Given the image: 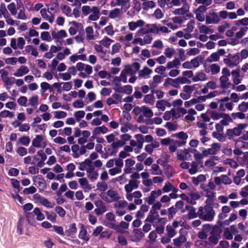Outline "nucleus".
<instances>
[{
  "label": "nucleus",
  "mask_w": 248,
  "mask_h": 248,
  "mask_svg": "<svg viewBox=\"0 0 248 248\" xmlns=\"http://www.w3.org/2000/svg\"><path fill=\"white\" fill-rule=\"evenodd\" d=\"M198 214L201 218L206 221L212 220L215 215L213 208L209 205H206L204 208L200 207Z\"/></svg>",
  "instance_id": "f257e3e1"
},
{
  "label": "nucleus",
  "mask_w": 248,
  "mask_h": 248,
  "mask_svg": "<svg viewBox=\"0 0 248 248\" xmlns=\"http://www.w3.org/2000/svg\"><path fill=\"white\" fill-rule=\"evenodd\" d=\"M100 196L102 200L107 203H111L120 198L118 193L113 190H109L106 192L102 193Z\"/></svg>",
  "instance_id": "f03ea898"
},
{
  "label": "nucleus",
  "mask_w": 248,
  "mask_h": 248,
  "mask_svg": "<svg viewBox=\"0 0 248 248\" xmlns=\"http://www.w3.org/2000/svg\"><path fill=\"white\" fill-rule=\"evenodd\" d=\"M240 61V57L237 54L229 55L228 58L224 59V62L230 67H233L236 66L239 63Z\"/></svg>",
  "instance_id": "7ed1b4c3"
},
{
  "label": "nucleus",
  "mask_w": 248,
  "mask_h": 248,
  "mask_svg": "<svg viewBox=\"0 0 248 248\" xmlns=\"http://www.w3.org/2000/svg\"><path fill=\"white\" fill-rule=\"evenodd\" d=\"M147 29H141L139 30L137 32V34H140L150 32L155 34L159 33V25L156 24H147L146 25Z\"/></svg>",
  "instance_id": "20e7f679"
},
{
  "label": "nucleus",
  "mask_w": 248,
  "mask_h": 248,
  "mask_svg": "<svg viewBox=\"0 0 248 248\" xmlns=\"http://www.w3.org/2000/svg\"><path fill=\"white\" fill-rule=\"evenodd\" d=\"M220 21L218 14L213 11L209 12L206 16L205 21L206 24H217Z\"/></svg>",
  "instance_id": "39448f33"
},
{
  "label": "nucleus",
  "mask_w": 248,
  "mask_h": 248,
  "mask_svg": "<svg viewBox=\"0 0 248 248\" xmlns=\"http://www.w3.org/2000/svg\"><path fill=\"white\" fill-rule=\"evenodd\" d=\"M33 146L37 148H44L46 146V142L42 135H37L32 141Z\"/></svg>",
  "instance_id": "423d86ee"
},
{
  "label": "nucleus",
  "mask_w": 248,
  "mask_h": 248,
  "mask_svg": "<svg viewBox=\"0 0 248 248\" xmlns=\"http://www.w3.org/2000/svg\"><path fill=\"white\" fill-rule=\"evenodd\" d=\"M94 204L97 207L94 211L96 215L98 216L101 215L107 211L106 204L102 201H96L94 202Z\"/></svg>",
  "instance_id": "0eeeda50"
},
{
  "label": "nucleus",
  "mask_w": 248,
  "mask_h": 248,
  "mask_svg": "<svg viewBox=\"0 0 248 248\" xmlns=\"http://www.w3.org/2000/svg\"><path fill=\"white\" fill-rule=\"evenodd\" d=\"M33 198L35 201L42 205L48 208H53L54 206V204L49 202L46 199L41 197L39 194H35L33 196Z\"/></svg>",
  "instance_id": "6e6552de"
},
{
  "label": "nucleus",
  "mask_w": 248,
  "mask_h": 248,
  "mask_svg": "<svg viewBox=\"0 0 248 248\" xmlns=\"http://www.w3.org/2000/svg\"><path fill=\"white\" fill-rule=\"evenodd\" d=\"M162 195V191L160 189L153 190L151 192L150 196L145 199V201L149 204H152L155 200Z\"/></svg>",
  "instance_id": "1a4fd4ad"
},
{
  "label": "nucleus",
  "mask_w": 248,
  "mask_h": 248,
  "mask_svg": "<svg viewBox=\"0 0 248 248\" xmlns=\"http://www.w3.org/2000/svg\"><path fill=\"white\" fill-rule=\"evenodd\" d=\"M206 10V8L204 6H201L194 11L196 19L200 21L203 22L205 20L204 13Z\"/></svg>",
  "instance_id": "9d476101"
},
{
  "label": "nucleus",
  "mask_w": 248,
  "mask_h": 248,
  "mask_svg": "<svg viewBox=\"0 0 248 248\" xmlns=\"http://www.w3.org/2000/svg\"><path fill=\"white\" fill-rule=\"evenodd\" d=\"M204 68L206 73H211L212 75L217 74L220 71V67L217 64H205Z\"/></svg>",
  "instance_id": "9b49d317"
},
{
  "label": "nucleus",
  "mask_w": 248,
  "mask_h": 248,
  "mask_svg": "<svg viewBox=\"0 0 248 248\" xmlns=\"http://www.w3.org/2000/svg\"><path fill=\"white\" fill-rule=\"evenodd\" d=\"M220 146L218 143H213L211 148L203 149L202 153L204 156L215 155L219 150Z\"/></svg>",
  "instance_id": "f8f14e48"
},
{
  "label": "nucleus",
  "mask_w": 248,
  "mask_h": 248,
  "mask_svg": "<svg viewBox=\"0 0 248 248\" xmlns=\"http://www.w3.org/2000/svg\"><path fill=\"white\" fill-rule=\"evenodd\" d=\"M133 40V34L131 32H128L124 36H122L120 41L126 46L129 47L132 44Z\"/></svg>",
  "instance_id": "ddd939ff"
},
{
  "label": "nucleus",
  "mask_w": 248,
  "mask_h": 248,
  "mask_svg": "<svg viewBox=\"0 0 248 248\" xmlns=\"http://www.w3.org/2000/svg\"><path fill=\"white\" fill-rule=\"evenodd\" d=\"M176 154L177 159L180 160H189L191 157L189 150L186 148L178 150Z\"/></svg>",
  "instance_id": "4468645a"
},
{
  "label": "nucleus",
  "mask_w": 248,
  "mask_h": 248,
  "mask_svg": "<svg viewBox=\"0 0 248 248\" xmlns=\"http://www.w3.org/2000/svg\"><path fill=\"white\" fill-rule=\"evenodd\" d=\"M52 39L58 42L60 39L66 38L67 36V33L64 30H61L58 31H51Z\"/></svg>",
  "instance_id": "2eb2a0df"
},
{
  "label": "nucleus",
  "mask_w": 248,
  "mask_h": 248,
  "mask_svg": "<svg viewBox=\"0 0 248 248\" xmlns=\"http://www.w3.org/2000/svg\"><path fill=\"white\" fill-rule=\"evenodd\" d=\"M29 71V68L27 66L22 65L16 69L13 75L16 77H22L27 74Z\"/></svg>",
  "instance_id": "dca6fc26"
},
{
  "label": "nucleus",
  "mask_w": 248,
  "mask_h": 248,
  "mask_svg": "<svg viewBox=\"0 0 248 248\" xmlns=\"http://www.w3.org/2000/svg\"><path fill=\"white\" fill-rule=\"evenodd\" d=\"M140 181L136 180H130L128 183L125 185L124 189L126 192H131L137 189L139 187Z\"/></svg>",
  "instance_id": "f3484780"
},
{
  "label": "nucleus",
  "mask_w": 248,
  "mask_h": 248,
  "mask_svg": "<svg viewBox=\"0 0 248 248\" xmlns=\"http://www.w3.org/2000/svg\"><path fill=\"white\" fill-rule=\"evenodd\" d=\"M145 23L142 20H138L136 22L131 21L128 23V27L129 30L134 31L137 28H140V30L142 29V27L144 26Z\"/></svg>",
  "instance_id": "a211bd4d"
},
{
  "label": "nucleus",
  "mask_w": 248,
  "mask_h": 248,
  "mask_svg": "<svg viewBox=\"0 0 248 248\" xmlns=\"http://www.w3.org/2000/svg\"><path fill=\"white\" fill-rule=\"evenodd\" d=\"M91 13L88 17V19L92 21H96L100 16V9L97 6L92 7Z\"/></svg>",
  "instance_id": "6ab92c4d"
},
{
  "label": "nucleus",
  "mask_w": 248,
  "mask_h": 248,
  "mask_svg": "<svg viewBox=\"0 0 248 248\" xmlns=\"http://www.w3.org/2000/svg\"><path fill=\"white\" fill-rule=\"evenodd\" d=\"M123 14L122 9L115 8L109 11L108 17L112 19L119 18Z\"/></svg>",
  "instance_id": "aec40b11"
},
{
  "label": "nucleus",
  "mask_w": 248,
  "mask_h": 248,
  "mask_svg": "<svg viewBox=\"0 0 248 248\" xmlns=\"http://www.w3.org/2000/svg\"><path fill=\"white\" fill-rule=\"evenodd\" d=\"M32 180L33 184L39 188L44 189L46 187V181L43 178L38 176H34L33 177Z\"/></svg>",
  "instance_id": "412c9836"
},
{
  "label": "nucleus",
  "mask_w": 248,
  "mask_h": 248,
  "mask_svg": "<svg viewBox=\"0 0 248 248\" xmlns=\"http://www.w3.org/2000/svg\"><path fill=\"white\" fill-rule=\"evenodd\" d=\"M220 86L223 89H228L233 85L230 82L229 78L226 76H222L219 78Z\"/></svg>",
  "instance_id": "4be33fe9"
},
{
  "label": "nucleus",
  "mask_w": 248,
  "mask_h": 248,
  "mask_svg": "<svg viewBox=\"0 0 248 248\" xmlns=\"http://www.w3.org/2000/svg\"><path fill=\"white\" fill-rule=\"evenodd\" d=\"M170 108L171 107V104L167 100L162 99L157 101L156 107L158 110L164 111L166 107Z\"/></svg>",
  "instance_id": "5701e85b"
},
{
  "label": "nucleus",
  "mask_w": 248,
  "mask_h": 248,
  "mask_svg": "<svg viewBox=\"0 0 248 248\" xmlns=\"http://www.w3.org/2000/svg\"><path fill=\"white\" fill-rule=\"evenodd\" d=\"M37 158L39 161L38 162H36V164L39 167H42L43 163L46 158V154L43 151H39L36 155L34 156V159L35 160Z\"/></svg>",
  "instance_id": "b1692460"
},
{
  "label": "nucleus",
  "mask_w": 248,
  "mask_h": 248,
  "mask_svg": "<svg viewBox=\"0 0 248 248\" xmlns=\"http://www.w3.org/2000/svg\"><path fill=\"white\" fill-rule=\"evenodd\" d=\"M87 177L92 181L96 180L98 176L97 171L95 170L93 167L87 169Z\"/></svg>",
  "instance_id": "393cba45"
},
{
  "label": "nucleus",
  "mask_w": 248,
  "mask_h": 248,
  "mask_svg": "<svg viewBox=\"0 0 248 248\" xmlns=\"http://www.w3.org/2000/svg\"><path fill=\"white\" fill-rule=\"evenodd\" d=\"M78 182L84 192H87L91 189V187L86 178H79L78 180Z\"/></svg>",
  "instance_id": "a878e982"
},
{
  "label": "nucleus",
  "mask_w": 248,
  "mask_h": 248,
  "mask_svg": "<svg viewBox=\"0 0 248 248\" xmlns=\"http://www.w3.org/2000/svg\"><path fill=\"white\" fill-rule=\"evenodd\" d=\"M237 160L242 166L248 169V152H244L242 156L238 157Z\"/></svg>",
  "instance_id": "bb28decb"
},
{
  "label": "nucleus",
  "mask_w": 248,
  "mask_h": 248,
  "mask_svg": "<svg viewBox=\"0 0 248 248\" xmlns=\"http://www.w3.org/2000/svg\"><path fill=\"white\" fill-rule=\"evenodd\" d=\"M115 222L116 221H105L103 222V224L107 227L114 229L117 232L123 233L124 231L120 229L119 226L116 225Z\"/></svg>",
  "instance_id": "cd10ccee"
},
{
  "label": "nucleus",
  "mask_w": 248,
  "mask_h": 248,
  "mask_svg": "<svg viewBox=\"0 0 248 248\" xmlns=\"http://www.w3.org/2000/svg\"><path fill=\"white\" fill-rule=\"evenodd\" d=\"M69 59L72 63H75L78 60L83 61H86L87 60V57L86 55L84 54H74L69 57Z\"/></svg>",
  "instance_id": "c85d7f7f"
},
{
  "label": "nucleus",
  "mask_w": 248,
  "mask_h": 248,
  "mask_svg": "<svg viewBox=\"0 0 248 248\" xmlns=\"http://www.w3.org/2000/svg\"><path fill=\"white\" fill-rule=\"evenodd\" d=\"M77 231V229L75 223L70 224L66 229L65 233L66 235L73 237L74 236Z\"/></svg>",
  "instance_id": "c756f323"
},
{
  "label": "nucleus",
  "mask_w": 248,
  "mask_h": 248,
  "mask_svg": "<svg viewBox=\"0 0 248 248\" xmlns=\"http://www.w3.org/2000/svg\"><path fill=\"white\" fill-rule=\"evenodd\" d=\"M206 74L203 72L200 71L196 73L193 77L192 80L194 82L203 81L207 79Z\"/></svg>",
  "instance_id": "7c9ffc66"
},
{
  "label": "nucleus",
  "mask_w": 248,
  "mask_h": 248,
  "mask_svg": "<svg viewBox=\"0 0 248 248\" xmlns=\"http://www.w3.org/2000/svg\"><path fill=\"white\" fill-rule=\"evenodd\" d=\"M231 74L232 77L233 83L236 85L239 84L242 80L241 78H240L239 70L235 69L232 70V71Z\"/></svg>",
  "instance_id": "2f4dec72"
},
{
  "label": "nucleus",
  "mask_w": 248,
  "mask_h": 248,
  "mask_svg": "<svg viewBox=\"0 0 248 248\" xmlns=\"http://www.w3.org/2000/svg\"><path fill=\"white\" fill-rule=\"evenodd\" d=\"M47 12L48 9H42L40 10V14L42 17L45 20L48 21L50 23H52L54 21V16L53 14H50V16H48Z\"/></svg>",
  "instance_id": "473e14b6"
},
{
  "label": "nucleus",
  "mask_w": 248,
  "mask_h": 248,
  "mask_svg": "<svg viewBox=\"0 0 248 248\" xmlns=\"http://www.w3.org/2000/svg\"><path fill=\"white\" fill-rule=\"evenodd\" d=\"M78 237L85 241H88L89 240V236L87 235L86 229L83 225H82L80 227Z\"/></svg>",
  "instance_id": "72a5a7b5"
},
{
  "label": "nucleus",
  "mask_w": 248,
  "mask_h": 248,
  "mask_svg": "<svg viewBox=\"0 0 248 248\" xmlns=\"http://www.w3.org/2000/svg\"><path fill=\"white\" fill-rule=\"evenodd\" d=\"M189 9V5L187 3H184L181 8L175 9L173 13L176 15H184L188 11Z\"/></svg>",
  "instance_id": "f704fd0d"
},
{
  "label": "nucleus",
  "mask_w": 248,
  "mask_h": 248,
  "mask_svg": "<svg viewBox=\"0 0 248 248\" xmlns=\"http://www.w3.org/2000/svg\"><path fill=\"white\" fill-rule=\"evenodd\" d=\"M39 97L38 95L34 94L31 95L29 99V105L34 108H36L39 105Z\"/></svg>",
  "instance_id": "c9c22d12"
},
{
  "label": "nucleus",
  "mask_w": 248,
  "mask_h": 248,
  "mask_svg": "<svg viewBox=\"0 0 248 248\" xmlns=\"http://www.w3.org/2000/svg\"><path fill=\"white\" fill-rule=\"evenodd\" d=\"M161 79L162 78L160 76H155L153 78V80L149 82L150 87L152 89L155 88L157 85L161 81Z\"/></svg>",
  "instance_id": "e433bc0d"
},
{
  "label": "nucleus",
  "mask_w": 248,
  "mask_h": 248,
  "mask_svg": "<svg viewBox=\"0 0 248 248\" xmlns=\"http://www.w3.org/2000/svg\"><path fill=\"white\" fill-rule=\"evenodd\" d=\"M163 85L165 87H168L170 85L174 88H179L177 78L173 79L171 78H168L165 80Z\"/></svg>",
  "instance_id": "4c0bfd02"
},
{
  "label": "nucleus",
  "mask_w": 248,
  "mask_h": 248,
  "mask_svg": "<svg viewBox=\"0 0 248 248\" xmlns=\"http://www.w3.org/2000/svg\"><path fill=\"white\" fill-rule=\"evenodd\" d=\"M152 73V70L146 66H145L141 70L139 71V77L147 78Z\"/></svg>",
  "instance_id": "58836bf2"
},
{
  "label": "nucleus",
  "mask_w": 248,
  "mask_h": 248,
  "mask_svg": "<svg viewBox=\"0 0 248 248\" xmlns=\"http://www.w3.org/2000/svg\"><path fill=\"white\" fill-rule=\"evenodd\" d=\"M162 190L164 193H168L170 191L177 192V189L174 187L170 182L167 181L163 187Z\"/></svg>",
  "instance_id": "ea45409f"
},
{
  "label": "nucleus",
  "mask_w": 248,
  "mask_h": 248,
  "mask_svg": "<svg viewBox=\"0 0 248 248\" xmlns=\"http://www.w3.org/2000/svg\"><path fill=\"white\" fill-rule=\"evenodd\" d=\"M158 217V212L156 211L151 209L149 214L146 218L145 221L147 222H152L156 219Z\"/></svg>",
  "instance_id": "a19ab883"
},
{
  "label": "nucleus",
  "mask_w": 248,
  "mask_h": 248,
  "mask_svg": "<svg viewBox=\"0 0 248 248\" xmlns=\"http://www.w3.org/2000/svg\"><path fill=\"white\" fill-rule=\"evenodd\" d=\"M195 246L198 248H212L211 245L206 241L198 240L195 242Z\"/></svg>",
  "instance_id": "79ce46f5"
},
{
  "label": "nucleus",
  "mask_w": 248,
  "mask_h": 248,
  "mask_svg": "<svg viewBox=\"0 0 248 248\" xmlns=\"http://www.w3.org/2000/svg\"><path fill=\"white\" fill-rule=\"evenodd\" d=\"M150 171L154 175H160L163 173L159 166L156 164H154L152 165Z\"/></svg>",
  "instance_id": "37998d69"
},
{
  "label": "nucleus",
  "mask_w": 248,
  "mask_h": 248,
  "mask_svg": "<svg viewBox=\"0 0 248 248\" xmlns=\"http://www.w3.org/2000/svg\"><path fill=\"white\" fill-rule=\"evenodd\" d=\"M33 213L36 216V219L39 221H42L45 218V215L39 208H35L33 211Z\"/></svg>",
  "instance_id": "c03bdc74"
},
{
  "label": "nucleus",
  "mask_w": 248,
  "mask_h": 248,
  "mask_svg": "<svg viewBox=\"0 0 248 248\" xmlns=\"http://www.w3.org/2000/svg\"><path fill=\"white\" fill-rule=\"evenodd\" d=\"M208 114L211 118L214 120H218L223 118L224 114L223 113H218L216 111L211 110L208 111Z\"/></svg>",
  "instance_id": "a18cd8bd"
},
{
  "label": "nucleus",
  "mask_w": 248,
  "mask_h": 248,
  "mask_svg": "<svg viewBox=\"0 0 248 248\" xmlns=\"http://www.w3.org/2000/svg\"><path fill=\"white\" fill-rule=\"evenodd\" d=\"M198 29L201 33L208 34L213 32L212 29L209 28L206 25H202L201 24H198Z\"/></svg>",
  "instance_id": "49530a36"
},
{
  "label": "nucleus",
  "mask_w": 248,
  "mask_h": 248,
  "mask_svg": "<svg viewBox=\"0 0 248 248\" xmlns=\"http://www.w3.org/2000/svg\"><path fill=\"white\" fill-rule=\"evenodd\" d=\"M39 35V33L34 29H30L28 32L24 34V37L26 40L30 41V38L32 37H37Z\"/></svg>",
  "instance_id": "de8ad7c7"
},
{
  "label": "nucleus",
  "mask_w": 248,
  "mask_h": 248,
  "mask_svg": "<svg viewBox=\"0 0 248 248\" xmlns=\"http://www.w3.org/2000/svg\"><path fill=\"white\" fill-rule=\"evenodd\" d=\"M125 144L124 141L116 139L111 144V147L114 150H117L119 148L123 147Z\"/></svg>",
  "instance_id": "09e8293b"
},
{
  "label": "nucleus",
  "mask_w": 248,
  "mask_h": 248,
  "mask_svg": "<svg viewBox=\"0 0 248 248\" xmlns=\"http://www.w3.org/2000/svg\"><path fill=\"white\" fill-rule=\"evenodd\" d=\"M141 112L146 117H152L154 114L151 109L145 106L141 107Z\"/></svg>",
  "instance_id": "8fccbe9b"
},
{
  "label": "nucleus",
  "mask_w": 248,
  "mask_h": 248,
  "mask_svg": "<svg viewBox=\"0 0 248 248\" xmlns=\"http://www.w3.org/2000/svg\"><path fill=\"white\" fill-rule=\"evenodd\" d=\"M108 131V129L106 127L102 126L95 128L93 130V135H98L101 133L105 134L107 133Z\"/></svg>",
  "instance_id": "3c124183"
},
{
  "label": "nucleus",
  "mask_w": 248,
  "mask_h": 248,
  "mask_svg": "<svg viewBox=\"0 0 248 248\" xmlns=\"http://www.w3.org/2000/svg\"><path fill=\"white\" fill-rule=\"evenodd\" d=\"M245 145V143L242 141H237L235 143V146L236 148L233 150V153L236 155H240L242 153L241 150L239 149L240 147H242Z\"/></svg>",
  "instance_id": "603ef678"
},
{
  "label": "nucleus",
  "mask_w": 248,
  "mask_h": 248,
  "mask_svg": "<svg viewBox=\"0 0 248 248\" xmlns=\"http://www.w3.org/2000/svg\"><path fill=\"white\" fill-rule=\"evenodd\" d=\"M86 38L88 40L94 39L93 30L92 27H88L85 29Z\"/></svg>",
  "instance_id": "864d4df0"
},
{
  "label": "nucleus",
  "mask_w": 248,
  "mask_h": 248,
  "mask_svg": "<svg viewBox=\"0 0 248 248\" xmlns=\"http://www.w3.org/2000/svg\"><path fill=\"white\" fill-rule=\"evenodd\" d=\"M186 241V238L183 235H181L178 238L173 240V243L175 246H180Z\"/></svg>",
  "instance_id": "5fc2aeb1"
},
{
  "label": "nucleus",
  "mask_w": 248,
  "mask_h": 248,
  "mask_svg": "<svg viewBox=\"0 0 248 248\" xmlns=\"http://www.w3.org/2000/svg\"><path fill=\"white\" fill-rule=\"evenodd\" d=\"M113 41L109 39L107 37H104L102 40L99 42V43L101 44L102 46L107 48H108L110 45L111 43L113 42Z\"/></svg>",
  "instance_id": "6e6d98bb"
},
{
  "label": "nucleus",
  "mask_w": 248,
  "mask_h": 248,
  "mask_svg": "<svg viewBox=\"0 0 248 248\" xmlns=\"http://www.w3.org/2000/svg\"><path fill=\"white\" fill-rule=\"evenodd\" d=\"M245 127L246 125L245 124H239L237 127H235L232 130V133L236 136H239L241 133L242 130Z\"/></svg>",
  "instance_id": "4d7b16f0"
},
{
  "label": "nucleus",
  "mask_w": 248,
  "mask_h": 248,
  "mask_svg": "<svg viewBox=\"0 0 248 248\" xmlns=\"http://www.w3.org/2000/svg\"><path fill=\"white\" fill-rule=\"evenodd\" d=\"M7 8L10 11L11 14L15 16L17 13V9L16 4L14 2H11L7 5Z\"/></svg>",
  "instance_id": "13d9d810"
},
{
  "label": "nucleus",
  "mask_w": 248,
  "mask_h": 248,
  "mask_svg": "<svg viewBox=\"0 0 248 248\" xmlns=\"http://www.w3.org/2000/svg\"><path fill=\"white\" fill-rule=\"evenodd\" d=\"M96 96L94 93L90 92L88 93L87 98L85 99V102L87 104H89L93 102L96 99Z\"/></svg>",
  "instance_id": "bf43d9fd"
},
{
  "label": "nucleus",
  "mask_w": 248,
  "mask_h": 248,
  "mask_svg": "<svg viewBox=\"0 0 248 248\" xmlns=\"http://www.w3.org/2000/svg\"><path fill=\"white\" fill-rule=\"evenodd\" d=\"M190 168L188 171L191 174L196 173L198 170V163L196 162H192L190 165Z\"/></svg>",
  "instance_id": "052dcab7"
},
{
  "label": "nucleus",
  "mask_w": 248,
  "mask_h": 248,
  "mask_svg": "<svg viewBox=\"0 0 248 248\" xmlns=\"http://www.w3.org/2000/svg\"><path fill=\"white\" fill-rule=\"evenodd\" d=\"M132 87L131 85H127L121 88L119 92L122 93H126L127 94H130L132 93Z\"/></svg>",
  "instance_id": "680f3d73"
},
{
  "label": "nucleus",
  "mask_w": 248,
  "mask_h": 248,
  "mask_svg": "<svg viewBox=\"0 0 248 248\" xmlns=\"http://www.w3.org/2000/svg\"><path fill=\"white\" fill-rule=\"evenodd\" d=\"M223 234L224 237L227 240H232L233 238V234L228 227L223 230Z\"/></svg>",
  "instance_id": "e2e57ef3"
},
{
  "label": "nucleus",
  "mask_w": 248,
  "mask_h": 248,
  "mask_svg": "<svg viewBox=\"0 0 248 248\" xmlns=\"http://www.w3.org/2000/svg\"><path fill=\"white\" fill-rule=\"evenodd\" d=\"M223 162L224 164L229 165L233 169H236L238 166L237 163L232 159H226Z\"/></svg>",
  "instance_id": "0e129e2a"
},
{
  "label": "nucleus",
  "mask_w": 248,
  "mask_h": 248,
  "mask_svg": "<svg viewBox=\"0 0 248 248\" xmlns=\"http://www.w3.org/2000/svg\"><path fill=\"white\" fill-rule=\"evenodd\" d=\"M219 58L218 53L215 52L207 58L206 61L209 62H215L218 61Z\"/></svg>",
  "instance_id": "69168bd1"
},
{
  "label": "nucleus",
  "mask_w": 248,
  "mask_h": 248,
  "mask_svg": "<svg viewBox=\"0 0 248 248\" xmlns=\"http://www.w3.org/2000/svg\"><path fill=\"white\" fill-rule=\"evenodd\" d=\"M219 238L220 236L219 235H217L215 233L212 232L211 233V236L209 237L208 239L210 243H213L214 244H217L218 242Z\"/></svg>",
  "instance_id": "338daca9"
},
{
  "label": "nucleus",
  "mask_w": 248,
  "mask_h": 248,
  "mask_svg": "<svg viewBox=\"0 0 248 248\" xmlns=\"http://www.w3.org/2000/svg\"><path fill=\"white\" fill-rule=\"evenodd\" d=\"M144 102L145 103L153 105L155 102V97L154 95L151 94L146 95L144 98Z\"/></svg>",
  "instance_id": "774afa93"
}]
</instances>
